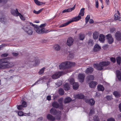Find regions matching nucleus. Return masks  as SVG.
<instances>
[{
  "label": "nucleus",
  "instance_id": "obj_1",
  "mask_svg": "<svg viewBox=\"0 0 121 121\" xmlns=\"http://www.w3.org/2000/svg\"><path fill=\"white\" fill-rule=\"evenodd\" d=\"M15 65L13 62H9L7 60V59H0V69H4L10 68Z\"/></svg>",
  "mask_w": 121,
  "mask_h": 121
},
{
  "label": "nucleus",
  "instance_id": "obj_2",
  "mask_svg": "<svg viewBox=\"0 0 121 121\" xmlns=\"http://www.w3.org/2000/svg\"><path fill=\"white\" fill-rule=\"evenodd\" d=\"M110 63L109 61H104L100 62L99 64H95L94 65V67L96 69L101 70L103 69L104 66H105L109 65Z\"/></svg>",
  "mask_w": 121,
  "mask_h": 121
},
{
  "label": "nucleus",
  "instance_id": "obj_3",
  "mask_svg": "<svg viewBox=\"0 0 121 121\" xmlns=\"http://www.w3.org/2000/svg\"><path fill=\"white\" fill-rule=\"evenodd\" d=\"M81 19V17L78 15V16L72 18L68 22L61 25H60V27H61L65 26L68 25L70 23L73 22L78 21L80 19Z\"/></svg>",
  "mask_w": 121,
  "mask_h": 121
},
{
  "label": "nucleus",
  "instance_id": "obj_4",
  "mask_svg": "<svg viewBox=\"0 0 121 121\" xmlns=\"http://www.w3.org/2000/svg\"><path fill=\"white\" fill-rule=\"evenodd\" d=\"M23 29L24 32L28 35H31L33 34V29L29 25L24 26L23 28Z\"/></svg>",
  "mask_w": 121,
  "mask_h": 121
},
{
  "label": "nucleus",
  "instance_id": "obj_5",
  "mask_svg": "<svg viewBox=\"0 0 121 121\" xmlns=\"http://www.w3.org/2000/svg\"><path fill=\"white\" fill-rule=\"evenodd\" d=\"M70 83L71 84H73V88L74 90H77L79 87L78 84L77 82L74 83V80L73 78H71L70 79Z\"/></svg>",
  "mask_w": 121,
  "mask_h": 121
},
{
  "label": "nucleus",
  "instance_id": "obj_6",
  "mask_svg": "<svg viewBox=\"0 0 121 121\" xmlns=\"http://www.w3.org/2000/svg\"><path fill=\"white\" fill-rule=\"evenodd\" d=\"M31 58L32 59L30 61L31 63L33 66H36L39 64V62L37 58L32 57Z\"/></svg>",
  "mask_w": 121,
  "mask_h": 121
},
{
  "label": "nucleus",
  "instance_id": "obj_7",
  "mask_svg": "<svg viewBox=\"0 0 121 121\" xmlns=\"http://www.w3.org/2000/svg\"><path fill=\"white\" fill-rule=\"evenodd\" d=\"M60 116H56L55 117H54L50 114H48L47 115V118L49 120L54 121L56 119H60Z\"/></svg>",
  "mask_w": 121,
  "mask_h": 121
},
{
  "label": "nucleus",
  "instance_id": "obj_8",
  "mask_svg": "<svg viewBox=\"0 0 121 121\" xmlns=\"http://www.w3.org/2000/svg\"><path fill=\"white\" fill-rule=\"evenodd\" d=\"M63 74V73L62 71L57 72L53 74L52 76V79H56L59 77Z\"/></svg>",
  "mask_w": 121,
  "mask_h": 121
},
{
  "label": "nucleus",
  "instance_id": "obj_9",
  "mask_svg": "<svg viewBox=\"0 0 121 121\" xmlns=\"http://www.w3.org/2000/svg\"><path fill=\"white\" fill-rule=\"evenodd\" d=\"M34 29L36 32L38 34H40L46 32L45 31V29L44 28H39L37 26Z\"/></svg>",
  "mask_w": 121,
  "mask_h": 121
},
{
  "label": "nucleus",
  "instance_id": "obj_10",
  "mask_svg": "<svg viewBox=\"0 0 121 121\" xmlns=\"http://www.w3.org/2000/svg\"><path fill=\"white\" fill-rule=\"evenodd\" d=\"M108 43L109 44L112 43L113 41V39L112 35L110 34H108L106 36Z\"/></svg>",
  "mask_w": 121,
  "mask_h": 121
},
{
  "label": "nucleus",
  "instance_id": "obj_11",
  "mask_svg": "<svg viewBox=\"0 0 121 121\" xmlns=\"http://www.w3.org/2000/svg\"><path fill=\"white\" fill-rule=\"evenodd\" d=\"M50 113L51 114L54 115H58L59 116H60L61 114L60 111H59L57 112L56 109L52 108L50 110Z\"/></svg>",
  "mask_w": 121,
  "mask_h": 121
},
{
  "label": "nucleus",
  "instance_id": "obj_12",
  "mask_svg": "<svg viewBox=\"0 0 121 121\" xmlns=\"http://www.w3.org/2000/svg\"><path fill=\"white\" fill-rule=\"evenodd\" d=\"M11 12L13 15L16 17L18 16L19 14L20 13L17 9H11Z\"/></svg>",
  "mask_w": 121,
  "mask_h": 121
},
{
  "label": "nucleus",
  "instance_id": "obj_13",
  "mask_svg": "<svg viewBox=\"0 0 121 121\" xmlns=\"http://www.w3.org/2000/svg\"><path fill=\"white\" fill-rule=\"evenodd\" d=\"M66 68H69L75 65V63L74 62H71L68 61L66 62Z\"/></svg>",
  "mask_w": 121,
  "mask_h": 121
},
{
  "label": "nucleus",
  "instance_id": "obj_14",
  "mask_svg": "<svg viewBox=\"0 0 121 121\" xmlns=\"http://www.w3.org/2000/svg\"><path fill=\"white\" fill-rule=\"evenodd\" d=\"M18 116H30L31 115V114L29 112L28 113H24L22 111H20L18 112Z\"/></svg>",
  "mask_w": 121,
  "mask_h": 121
},
{
  "label": "nucleus",
  "instance_id": "obj_15",
  "mask_svg": "<svg viewBox=\"0 0 121 121\" xmlns=\"http://www.w3.org/2000/svg\"><path fill=\"white\" fill-rule=\"evenodd\" d=\"M73 39L71 37L68 39L67 42V44L69 46L72 45L73 44Z\"/></svg>",
  "mask_w": 121,
  "mask_h": 121
},
{
  "label": "nucleus",
  "instance_id": "obj_16",
  "mask_svg": "<svg viewBox=\"0 0 121 121\" xmlns=\"http://www.w3.org/2000/svg\"><path fill=\"white\" fill-rule=\"evenodd\" d=\"M85 76L84 74H80L78 76V78L80 82H83Z\"/></svg>",
  "mask_w": 121,
  "mask_h": 121
},
{
  "label": "nucleus",
  "instance_id": "obj_17",
  "mask_svg": "<svg viewBox=\"0 0 121 121\" xmlns=\"http://www.w3.org/2000/svg\"><path fill=\"white\" fill-rule=\"evenodd\" d=\"M85 101L91 105H93L95 102V101L93 99H91L89 100L88 99H86L85 100Z\"/></svg>",
  "mask_w": 121,
  "mask_h": 121
},
{
  "label": "nucleus",
  "instance_id": "obj_18",
  "mask_svg": "<svg viewBox=\"0 0 121 121\" xmlns=\"http://www.w3.org/2000/svg\"><path fill=\"white\" fill-rule=\"evenodd\" d=\"M116 76L119 81L121 80V70H117L116 71Z\"/></svg>",
  "mask_w": 121,
  "mask_h": 121
},
{
  "label": "nucleus",
  "instance_id": "obj_19",
  "mask_svg": "<svg viewBox=\"0 0 121 121\" xmlns=\"http://www.w3.org/2000/svg\"><path fill=\"white\" fill-rule=\"evenodd\" d=\"M99 40L101 43L104 42L105 40L104 35L103 34H100L99 36Z\"/></svg>",
  "mask_w": 121,
  "mask_h": 121
},
{
  "label": "nucleus",
  "instance_id": "obj_20",
  "mask_svg": "<svg viewBox=\"0 0 121 121\" xmlns=\"http://www.w3.org/2000/svg\"><path fill=\"white\" fill-rule=\"evenodd\" d=\"M66 62H63L61 63L59 65V68L60 69H64L66 68Z\"/></svg>",
  "mask_w": 121,
  "mask_h": 121
},
{
  "label": "nucleus",
  "instance_id": "obj_21",
  "mask_svg": "<svg viewBox=\"0 0 121 121\" xmlns=\"http://www.w3.org/2000/svg\"><path fill=\"white\" fill-rule=\"evenodd\" d=\"M117 13L115 14L114 15V19L115 20H118L119 21H121V17H120L119 11H117Z\"/></svg>",
  "mask_w": 121,
  "mask_h": 121
},
{
  "label": "nucleus",
  "instance_id": "obj_22",
  "mask_svg": "<svg viewBox=\"0 0 121 121\" xmlns=\"http://www.w3.org/2000/svg\"><path fill=\"white\" fill-rule=\"evenodd\" d=\"M115 38L118 40H121V33L119 32H118L116 33L115 34Z\"/></svg>",
  "mask_w": 121,
  "mask_h": 121
},
{
  "label": "nucleus",
  "instance_id": "obj_23",
  "mask_svg": "<svg viewBox=\"0 0 121 121\" xmlns=\"http://www.w3.org/2000/svg\"><path fill=\"white\" fill-rule=\"evenodd\" d=\"M46 79V77H41L36 82H35L32 85V86H33L34 85H35L36 84H37L40 83L41 82H39L40 81H43L44 80Z\"/></svg>",
  "mask_w": 121,
  "mask_h": 121
},
{
  "label": "nucleus",
  "instance_id": "obj_24",
  "mask_svg": "<svg viewBox=\"0 0 121 121\" xmlns=\"http://www.w3.org/2000/svg\"><path fill=\"white\" fill-rule=\"evenodd\" d=\"M101 49L100 47L97 44H96L94 46V51L95 52H97L99 51Z\"/></svg>",
  "mask_w": 121,
  "mask_h": 121
},
{
  "label": "nucleus",
  "instance_id": "obj_25",
  "mask_svg": "<svg viewBox=\"0 0 121 121\" xmlns=\"http://www.w3.org/2000/svg\"><path fill=\"white\" fill-rule=\"evenodd\" d=\"M97 83L96 82L93 81L89 83V86L91 88H93L97 85Z\"/></svg>",
  "mask_w": 121,
  "mask_h": 121
},
{
  "label": "nucleus",
  "instance_id": "obj_26",
  "mask_svg": "<svg viewBox=\"0 0 121 121\" xmlns=\"http://www.w3.org/2000/svg\"><path fill=\"white\" fill-rule=\"evenodd\" d=\"M74 97L76 99H82L84 98V96L82 94H79L74 95Z\"/></svg>",
  "mask_w": 121,
  "mask_h": 121
},
{
  "label": "nucleus",
  "instance_id": "obj_27",
  "mask_svg": "<svg viewBox=\"0 0 121 121\" xmlns=\"http://www.w3.org/2000/svg\"><path fill=\"white\" fill-rule=\"evenodd\" d=\"M93 68L91 67L88 68L85 71V73H91L93 71Z\"/></svg>",
  "mask_w": 121,
  "mask_h": 121
},
{
  "label": "nucleus",
  "instance_id": "obj_28",
  "mask_svg": "<svg viewBox=\"0 0 121 121\" xmlns=\"http://www.w3.org/2000/svg\"><path fill=\"white\" fill-rule=\"evenodd\" d=\"M63 99V98H61L58 100V101L59 103L60 104V106L59 108L61 109H62L63 108V106L62 104Z\"/></svg>",
  "mask_w": 121,
  "mask_h": 121
},
{
  "label": "nucleus",
  "instance_id": "obj_29",
  "mask_svg": "<svg viewBox=\"0 0 121 121\" xmlns=\"http://www.w3.org/2000/svg\"><path fill=\"white\" fill-rule=\"evenodd\" d=\"M52 106L56 108H57L59 107L60 106H59V104L57 102H54L52 103Z\"/></svg>",
  "mask_w": 121,
  "mask_h": 121
},
{
  "label": "nucleus",
  "instance_id": "obj_30",
  "mask_svg": "<svg viewBox=\"0 0 121 121\" xmlns=\"http://www.w3.org/2000/svg\"><path fill=\"white\" fill-rule=\"evenodd\" d=\"M93 38L94 39H97L98 38L99 33L98 32H95L93 33Z\"/></svg>",
  "mask_w": 121,
  "mask_h": 121
},
{
  "label": "nucleus",
  "instance_id": "obj_31",
  "mask_svg": "<svg viewBox=\"0 0 121 121\" xmlns=\"http://www.w3.org/2000/svg\"><path fill=\"white\" fill-rule=\"evenodd\" d=\"M34 1L35 3L38 5H41L45 4V3L40 2L38 0H34Z\"/></svg>",
  "mask_w": 121,
  "mask_h": 121
},
{
  "label": "nucleus",
  "instance_id": "obj_32",
  "mask_svg": "<svg viewBox=\"0 0 121 121\" xmlns=\"http://www.w3.org/2000/svg\"><path fill=\"white\" fill-rule=\"evenodd\" d=\"M84 9H85L84 8H82V9L80 10V12L79 13L78 15L80 16L81 17V16H84Z\"/></svg>",
  "mask_w": 121,
  "mask_h": 121
},
{
  "label": "nucleus",
  "instance_id": "obj_33",
  "mask_svg": "<svg viewBox=\"0 0 121 121\" xmlns=\"http://www.w3.org/2000/svg\"><path fill=\"white\" fill-rule=\"evenodd\" d=\"M113 94L116 97L118 98L120 97V93L117 91H115L113 93Z\"/></svg>",
  "mask_w": 121,
  "mask_h": 121
},
{
  "label": "nucleus",
  "instance_id": "obj_34",
  "mask_svg": "<svg viewBox=\"0 0 121 121\" xmlns=\"http://www.w3.org/2000/svg\"><path fill=\"white\" fill-rule=\"evenodd\" d=\"M64 87L65 90L67 91L69 89L70 86L68 83H66L64 85Z\"/></svg>",
  "mask_w": 121,
  "mask_h": 121
},
{
  "label": "nucleus",
  "instance_id": "obj_35",
  "mask_svg": "<svg viewBox=\"0 0 121 121\" xmlns=\"http://www.w3.org/2000/svg\"><path fill=\"white\" fill-rule=\"evenodd\" d=\"M97 88L98 90L99 91H103L104 88V87L101 85H99L98 86Z\"/></svg>",
  "mask_w": 121,
  "mask_h": 121
},
{
  "label": "nucleus",
  "instance_id": "obj_36",
  "mask_svg": "<svg viewBox=\"0 0 121 121\" xmlns=\"http://www.w3.org/2000/svg\"><path fill=\"white\" fill-rule=\"evenodd\" d=\"M72 100L69 97L66 98L65 99L64 102L65 103H68Z\"/></svg>",
  "mask_w": 121,
  "mask_h": 121
},
{
  "label": "nucleus",
  "instance_id": "obj_37",
  "mask_svg": "<svg viewBox=\"0 0 121 121\" xmlns=\"http://www.w3.org/2000/svg\"><path fill=\"white\" fill-rule=\"evenodd\" d=\"M94 77L93 75H89L87 77V81L92 80L94 79Z\"/></svg>",
  "mask_w": 121,
  "mask_h": 121
},
{
  "label": "nucleus",
  "instance_id": "obj_38",
  "mask_svg": "<svg viewBox=\"0 0 121 121\" xmlns=\"http://www.w3.org/2000/svg\"><path fill=\"white\" fill-rule=\"evenodd\" d=\"M54 47L55 50L57 51L59 50L60 48V47L58 45H55Z\"/></svg>",
  "mask_w": 121,
  "mask_h": 121
},
{
  "label": "nucleus",
  "instance_id": "obj_39",
  "mask_svg": "<svg viewBox=\"0 0 121 121\" xmlns=\"http://www.w3.org/2000/svg\"><path fill=\"white\" fill-rule=\"evenodd\" d=\"M116 60L117 64L118 65H120L121 64V57H118L117 58Z\"/></svg>",
  "mask_w": 121,
  "mask_h": 121
},
{
  "label": "nucleus",
  "instance_id": "obj_40",
  "mask_svg": "<svg viewBox=\"0 0 121 121\" xmlns=\"http://www.w3.org/2000/svg\"><path fill=\"white\" fill-rule=\"evenodd\" d=\"M45 69V68L43 67V68L40 69L39 71V74H43L44 72V71Z\"/></svg>",
  "mask_w": 121,
  "mask_h": 121
},
{
  "label": "nucleus",
  "instance_id": "obj_41",
  "mask_svg": "<svg viewBox=\"0 0 121 121\" xmlns=\"http://www.w3.org/2000/svg\"><path fill=\"white\" fill-rule=\"evenodd\" d=\"M6 20V19L4 15L2 16V17H0V21L1 22H4Z\"/></svg>",
  "mask_w": 121,
  "mask_h": 121
},
{
  "label": "nucleus",
  "instance_id": "obj_42",
  "mask_svg": "<svg viewBox=\"0 0 121 121\" xmlns=\"http://www.w3.org/2000/svg\"><path fill=\"white\" fill-rule=\"evenodd\" d=\"M88 43L89 46H92L94 44V43L92 40L90 39L88 41Z\"/></svg>",
  "mask_w": 121,
  "mask_h": 121
},
{
  "label": "nucleus",
  "instance_id": "obj_43",
  "mask_svg": "<svg viewBox=\"0 0 121 121\" xmlns=\"http://www.w3.org/2000/svg\"><path fill=\"white\" fill-rule=\"evenodd\" d=\"M43 9L42 8L40 9V10L38 11H36L35 10H34L33 11V12L35 14H38L40 13L42 11Z\"/></svg>",
  "mask_w": 121,
  "mask_h": 121
},
{
  "label": "nucleus",
  "instance_id": "obj_44",
  "mask_svg": "<svg viewBox=\"0 0 121 121\" xmlns=\"http://www.w3.org/2000/svg\"><path fill=\"white\" fill-rule=\"evenodd\" d=\"M90 15H88L85 18V22L86 23H87L90 18Z\"/></svg>",
  "mask_w": 121,
  "mask_h": 121
},
{
  "label": "nucleus",
  "instance_id": "obj_45",
  "mask_svg": "<svg viewBox=\"0 0 121 121\" xmlns=\"http://www.w3.org/2000/svg\"><path fill=\"white\" fill-rule=\"evenodd\" d=\"M59 94L61 95H62L64 94V91L62 89H60L59 90Z\"/></svg>",
  "mask_w": 121,
  "mask_h": 121
},
{
  "label": "nucleus",
  "instance_id": "obj_46",
  "mask_svg": "<svg viewBox=\"0 0 121 121\" xmlns=\"http://www.w3.org/2000/svg\"><path fill=\"white\" fill-rule=\"evenodd\" d=\"M23 107H24L22 105V104L21 105L17 106V109L19 110L22 109H23Z\"/></svg>",
  "mask_w": 121,
  "mask_h": 121
},
{
  "label": "nucleus",
  "instance_id": "obj_47",
  "mask_svg": "<svg viewBox=\"0 0 121 121\" xmlns=\"http://www.w3.org/2000/svg\"><path fill=\"white\" fill-rule=\"evenodd\" d=\"M84 35L83 34H81L79 35V38L80 40H83L84 38Z\"/></svg>",
  "mask_w": 121,
  "mask_h": 121
},
{
  "label": "nucleus",
  "instance_id": "obj_48",
  "mask_svg": "<svg viewBox=\"0 0 121 121\" xmlns=\"http://www.w3.org/2000/svg\"><path fill=\"white\" fill-rule=\"evenodd\" d=\"M18 16H19L20 18V19L24 21L25 20V17H23V16L20 13L19 14Z\"/></svg>",
  "mask_w": 121,
  "mask_h": 121
},
{
  "label": "nucleus",
  "instance_id": "obj_49",
  "mask_svg": "<svg viewBox=\"0 0 121 121\" xmlns=\"http://www.w3.org/2000/svg\"><path fill=\"white\" fill-rule=\"evenodd\" d=\"M75 5H74V7L72 8H69L67 9V10L68 11V12H70L72 10H73L75 9Z\"/></svg>",
  "mask_w": 121,
  "mask_h": 121
},
{
  "label": "nucleus",
  "instance_id": "obj_50",
  "mask_svg": "<svg viewBox=\"0 0 121 121\" xmlns=\"http://www.w3.org/2000/svg\"><path fill=\"white\" fill-rule=\"evenodd\" d=\"M22 104L24 107H26L27 105L26 102L25 101H24L22 102Z\"/></svg>",
  "mask_w": 121,
  "mask_h": 121
},
{
  "label": "nucleus",
  "instance_id": "obj_51",
  "mask_svg": "<svg viewBox=\"0 0 121 121\" xmlns=\"http://www.w3.org/2000/svg\"><path fill=\"white\" fill-rule=\"evenodd\" d=\"M110 59L111 61L113 63H115L116 62V59L114 57H111Z\"/></svg>",
  "mask_w": 121,
  "mask_h": 121
},
{
  "label": "nucleus",
  "instance_id": "obj_52",
  "mask_svg": "<svg viewBox=\"0 0 121 121\" xmlns=\"http://www.w3.org/2000/svg\"><path fill=\"white\" fill-rule=\"evenodd\" d=\"M94 109L93 108H92L90 112V113L89 114V116L91 115L92 114H93L94 113Z\"/></svg>",
  "mask_w": 121,
  "mask_h": 121
},
{
  "label": "nucleus",
  "instance_id": "obj_53",
  "mask_svg": "<svg viewBox=\"0 0 121 121\" xmlns=\"http://www.w3.org/2000/svg\"><path fill=\"white\" fill-rule=\"evenodd\" d=\"M95 7L97 8L99 7V3L98 0H95Z\"/></svg>",
  "mask_w": 121,
  "mask_h": 121
},
{
  "label": "nucleus",
  "instance_id": "obj_54",
  "mask_svg": "<svg viewBox=\"0 0 121 121\" xmlns=\"http://www.w3.org/2000/svg\"><path fill=\"white\" fill-rule=\"evenodd\" d=\"M94 120L95 121H99L98 116H95L94 117Z\"/></svg>",
  "mask_w": 121,
  "mask_h": 121
},
{
  "label": "nucleus",
  "instance_id": "obj_55",
  "mask_svg": "<svg viewBox=\"0 0 121 121\" xmlns=\"http://www.w3.org/2000/svg\"><path fill=\"white\" fill-rule=\"evenodd\" d=\"M106 99L108 100H110L112 99V96H107L106 97Z\"/></svg>",
  "mask_w": 121,
  "mask_h": 121
},
{
  "label": "nucleus",
  "instance_id": "obj_56",
  "mask_svg": "<svg viewBox=\"0 0 121 121\" xmlns=\"http://www.w3.org/2000/svg\"><path fill=\"white\" fill-rule=\"evenodd\" d=\"M8 55V54L7 53H4L3 54L1 55V56L2 57H6Z\"/></svg>",
  "mask_w": 121,
  "mask_h": 121
},
{
  "label": "nucleus",
  "instance_id": "obj_57",
  "mask_svg": "<svg viewBox=\"0 0 121 121\" xmlns=\"http://www.w3.org/2000/svg\"><path fill=\"white\" fill-rule=\"evenodd\" d=\"M47 100L48 101H50L51 99V97L50 95L48 96L47 97Z\"/></svg>",
  "mask_w": 121,
  "mask_h": 121
},
{
  "label": "nucleus",
  "instance_id": "obj_58",
  "mask_svg": "<svg viewBox=\"0 0 121 121\" xmlns=\"http://www.w3.org/2000/svg\"><path fill=\"white\" fill-rule=\"evenodd\" d=\"M115 30V29L114 28H112L110 29V31L111 32H113Z\"/></svg>",
  "mask_w": 121,
  "mask_h": 121
},
{
  "label": "nucleus",
  "instance_id": "obj_59",
  "mask_svg": "<svg viewBox=\"0 0 121 121\" xmlns=\"http://www.w3.org/2000/svg\"><path fill=\"white\" fill-rule=\"evenodd\" d=\"M107 121H115L113 118H110L108 119Z\"/></svg>",
  "mask_w": 121,
  "mask_h": 121
},
{
  "label": "nucleus",
  "instance_id": "obj_60",
  "mask_svg": "<svg viewBox=\"0 0 121 121\" xmlns=\"http://www.w3.org/2000/svg\"><path fill=\"white\" fill-rule=\"evenodd\" d=\"M30 24L31 26H33L34 28H35L37 26V25H34L32 23H31L30 22Z\"/></svg>",
  "mask_w": 121,
  "mask_h": 121
},
{
  "label": "nucleus",
  "instance_id": "obj_61",
  "mask_svg": "<svg viewBox=\"0 0 121 121\" xmlns=\"http://www.w3.org/2000/svg\"><path fill=\"white\" fill-rule=\"evenodd\" d=\"M46 25V24H42L39 26V27L41 28H42V27H44Z\"/></svg>",
  "mask_w": 121,
  "mask_h": 121
},
{
  "label": "nucleus",
  "instance_id": "obj_62",
  "mask_svg": "<svg viewBox=\"0 0 121 121\" xmlns=\"http://www.w3.org/2000/svg\"><path fill=\"white\" fill-rule=\"evenodd\" d=\"M105 2L106 4L107 5H108L109 4V0H105Z\"/></svg>",
  "mask_w": 121,
  "mask_h": 121
},
{
  "label": "nucleus",
  "instance_id": "obj_63",
  "mask_svg": "<svg viewBox=\"0 0 121 121\" xmlns=\"http://www.w3.org/2000/svg\"><path fill=\"white\" fill-rule=\"evenodd\" d=\"M13 56H18V53H13Z\"/></svg>",
  "mask_w": 121,
  "mask_h": 121
},
{
  "label": "nucleus",
  "instance_id": "obj_64",
  "mask_svg": "<svg viewBox=\"0 0 121 121\" xmlns=\"http://www.w3.org/2000/svg\"><path fill=\"white\" fill-rule=\"evenodd\" d=\"M119 107L120 111L121 112V103L119 104Z\"/></svg>",
  "mask_w": 121,
  "mask_h": 121
}]
</instances>
